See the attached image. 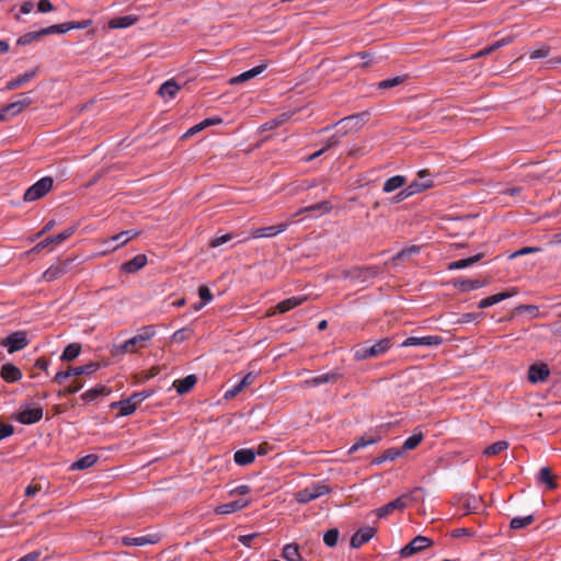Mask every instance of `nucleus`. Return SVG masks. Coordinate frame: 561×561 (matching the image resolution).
Masks as SVG:
<instances>
[{
  "instance_id": "nucleus-52",
  "label": "nucleus",
  "mask_w": 561,
  "mask_h": 561,
  "mask_svg": "<svg viewBox=\"0 0 561 561\" xmlns=\"http://www.w3.org/2000/svg\"><path fill=\"white\" fill-rule=\"evenodd\" d=\"M69 22L61 23V24H55L43 28L44 36L50 35V34H65L70 28H68Z\"/></svg>"
},
{
  "instance_id": "nucleus-12",
  "label": "nucleus",
  "mask_w": 561,
  "mask_h": 561,
  "mask_svg": "<svg viewBox=\"0 0 561 561\" xmlns=\"http://www.w3.org/2000/svg\"><path fill=\"white\" fill-rule=\"evenodd\" d=\"M43 417V409L41 407L27 408L21 410L12 416L13 420L21 424L31 425L39 422Z\"/></svg>"
},
{
  "instance_id": "nucleus-43",
  "label": "nucleus",
  "mask_w": 561,
  "mask_h": 561,
  "mask_svg": "<svg viewBox=\"0 0 561 561\" xmlns=\"http://www.w3.org/2000/svg\"><path fill=\"white\" fill-rule=\"evenodd\" d=\"M538 479L539 482L545 483L549 490H556L558 488V483L548 467L540 469Z\"/></svg>"
},
{
  "instance_id": "nucleus-39",
  "label": "nucleus",
  "mask_w": 561,
  "mask_h": 561,
  "mask_svg": "<svg viewBox=\"0 0 561 561\" xmlns=\"http://www.w3.org/2000/svg\"><path fill=\"white\" fill-rule=\"evenodd\" d=\"M80 353H81V344L80 343H70L65 347V350L60 356V359L62 362H72L80 355Z\"/></svg>"
},
{
  "instance_id": "nucleus-5",
  "label": "nucleus",
  "mask_w": 561,
  "mask_h": 561,
  "mask_svg": "<svg viewBox=\"0 0 561 561\" xmlns=\"http://www.w3.org/2000/svg\"><path fill=\"white\" fill-rule=\"evenodd\" d=\"M289 222H282L270 227L251 229L249 236H243L238 243L247 242L250 239L272 238L287 230Z\"/></svg>"
},
{
  "instance_id": "nucleus-25",
  "label": "nucleus",
  "mask_w": 561,
  "mask_h": 561,
  "mask_svg": "<svg viewBox=\"0 0 561 561\" xmlns=\"http://www.w3.org/2000/svg\"><path fill=\"white\" fill-rule=\"evenodd\" d=\"M488 284L486 280L457 278L454 286L462 293L479 289Z\"/></svg>"
},
{
  "instance_id": "nucleus-47",
  "label": "nucleus",
  "mask_w": 561,
  "mask_h": 561,
  "mask_svg": "<svg viewBox=\"0 0 561 561\" xmlns=\"http://www.w3.org/2000/svg\"><path fill=\"white\" fill-rule=\"evenodd\" d=\"M422 439H423V433L414 432L413 435H411L410 437H408L404 440L402 447L399 449L402 450V454L407 450H412L419 446V444L422 442Z\"/></svg>"
},
{
  "instance_id": "nucleus-18",
  "label": "nucleus",
  "mask_w": 561,
  "mask_h": 561,
  "mask_svg": "<svg viewBox=\"0 0 561 561\" xmlns=\"http://www.w3.org/2000/svg\"><path fill=\"white\" fill-rule=\"evenodd\" d=\"M159 540H160V536L158 534H150V535L140 536V537L124 536L121 538V542L125 547H130V546L140 547V546H146V545H154Z\"/></svg>"
},
{
  "instance_id": "nucleus-11",
  "label": "nucleus",
  "mask_w": 561,
  "mask_h": 561,
  "mask_svg": "<svg viewBox=\"0 0 561 561\" xmlns=\"http://www.w3.org/2000/svg\"><path fill=\"white\" fill-rule=\"evenodd\" d=\"M306 300H307V296L290 297L285 300H282L274 308H271L266 311V317H273L276 313H285V312L302 305Z\"/></svg>"
},
{
  "instance_id": "nucleus-24",
  "label": "nucleus",
  "mask_w": 561,
  "mask_h": 561,
  "mask_svg": "<svg viewBox=\"0 0 561 561\" xmlns=\"http://www.w3.org/2000/svg\"><path fill=\"white\" fill-rule=\"evenodd\" d=\"M336 125L340 126L337 130L341 134L346 135L352 130H357L360 127V115H351L342 118Z\"/></svg>"
},
{
  "instance_id": "nucleus-46",
  "label": "nucleus",
  "mask_w": 561,
  "mask_h": 561,
  "mask_svg": "<svg viewBox=\"0 0 561 561\" xmlns=\"http://www.w3.org/2000/svg\"><path fill=\"white\" fill-rule=\"evenodd\" d=\"M407 78H408L407 75L388 78V79H385V80L378 82L377 87L380 90L392 89L394 87L402 84L407 80Z\"/></svg>"
},
{
  "instance_id": "nucleus-40",
  "label": "nucleus",
  "mask_w": 561,
  "mask_h": 561,
  "mask_svg": "<svg viewBox=\"0 0 561 561\" xmlns=\"http://www.w3.org/2000/svg\"><path fill=\"white\" fill-rule=\"evenodd\" d=\"M180 85L174 80H168L165 81L160 88L158 93L162 98H174L178 91L180 90Z\"/></svg>"
},
{
  "instance_id": "nucleus-17",
  "label": "nucleus",
  "mask_w": 561,
  "mask_h": 561,
  "mask_svg": "<svg viewBox=\"0 0 561 561\" xmlns=\"http://www.w3.org/2000/svg\"><path fill=\"white\" fill-rule=\"evenodd\" d=\"M139 234H140V231H136V230H124V231H121L119 233L111 237L106 241V243L108 244V250H112V251L116 250V249H118L119 247H123L129 240L136 238Z\"/></svg>"
},
{
  "instance_id": "nucleus-57",
  "label": "nucleus",
  "mask_w": 561,
  "mask_h": 561,
  "mask_svg": "<svg viewBox=\"0 0 561 561\" xmlns=\"http://www.w3.org/2000/svg\"><path fill=\"white\" fill-rule=\"evenodd\" d=\"M343 137V134L337 130L334 135H332L328 140L325 146L323 147L325 150H329L331 148H334L340 145L341 138Z\"/></svg>"
},
{
  "instance_id": "nucleus-6",
  "label": "nucleus",
  "mask_w": 561,
  "mask_h": 561,
  "mask_svg": "<svg viewBox=\"0 0 561 561\" xmlns=\"http://www.w3.org/2000/svg\"><path fill=\"white\" fill-rule=\"evenodd\" d=\"M99 368L100 364L96 362H90L87 365L79 367H69L65 371H58L54 377V381L57 382L58 385H61L65 382L66 379H68L71 376L91 375L95 373Z\"/></svg>"
},
{
  "instance_id": "nucleus-14",
  "label": "nucleus",
  "mask_w": 561,
  "mask_h": 561,
  "mask_svg": "<svg viewBox=\"0 0 561 561\" xmlns=\"http://www.w3.org/2000/svg\"><path fill=\"white\" fill-rule=\"evenodd\" d=\"M72 259H67L62 262H59L57 264H54L49 266L44 273H43V279L46 282H53L61 276H64L68 271L70 265L72 264Z\"/></svg>"
},
{
  "instance_id": "nucleus-49",
  "label": "nucleus",
  "mask_w": 561,
  "mask_h": 561,
  "mask_svg": "<svg viewBox=\"0 0 561 561\" xmlns=\"http://www.w3.org/2000/svg\"><path fill=\"white\" fill-rule=\"evenodd\" d=\"M198 296L201 298V302L194 305L195 310L202 309L206 304L213 300V295L206 285L199 286Z\"/></svg>"
},
{
  "instance_id": "nucleus-3",
  "label": "nucleus",
  "mask_w": 561,
  "mask_h": 561,
  "mask_svg": "<svg viewBox=\"0 0 561 561\" xmlns=\"http://www.w3.org/2000/svg\"><path fill=\"white\" fill-rule=\"evenodd\" d=\"M331 489L329 485L314 482L309 486L301 489L295 493V500L300 504L309 503L316 499H319L322 495L329 494Z\"/></svg>"
},
{
  "instance_id": "nucleus-38",
  "label": "nucleus",
  "mask_w": 561,
  "mask_h": 561,
  "mask_svg": "<svg viewBox=\"0 0 561 561\" xmlns=\"http://www.w3.org/2000/svg\"><path fill=\"white\" fill-rule=\"evenodd\" d=\"M76 231V227H69L60 233L49 236L45 239V244L48 245H57L69 239L73 232Z\"/></svg>"
},
{
  "instance_id": "nucleus-48",
  "label": "nucleus",
  "mask_w": 561,
  "mask_h": 561,
  "mask_svg": "<svg viewBox=\"0 0 561 561\" xmlns=\"http://www.w3.org/2000/svg\"><path fill=\"white\" fill-rule=\"evenodd\" d=\"M481 505L482 500L479 496H469L462 503V507L466 511V514L477 513Z\"/></svg>"
},
{
  "instance_id": "nucleus-23",
  "label": "nucleus",
  "mask_w": 561,
  "mask_h": 561,
  "mask_svg": "<svg viewBox=\"0 0 561 561\" xmlns=\"http://www.w3.org/2000/svg\"><path fill=\"white\" fill-rule=\"evenodd\" d=\"M147 264L146 254H137L131 260L125 262L121 266V271L124 273L133 274L141 270Z\"/></svg>"
},
{
  "instance_id": "nucleus-16",
  "label": "nucleus",
  "mask_w": 561,
  "mask_h": 561,
  "mask_svg": "<svg viewBox=\"0 0 561 561\" xmlns=\"http://www.w3.org/2000/svg\"><path fill=\"white\" fill-rule=\"evenodd\" d=\"M550 375V369L547 364H533L528 368L527 377L528 380L533 383L542 382L548 379Z\"/></svg>"
},
{
  "instance_id": "nucleus-8",
  "label": "nucleus",
  "mask_w": 561,
  "mask_h": 561,
  "mask_svg": "<svg viewBox=\"0 0 561 561\" xmlns=\"http://www.w3.org/2000/svg\"><path fill=\"white\" fill-rule=\"evenodd\" d=\"M0 344L8 348L10 354L19 352L28 345V339L26 332L15 331L4 337Z\"/></svg>"
},
{
  "instance_id": "nucleus-35",
  "label": "nucleus",
  "mask_w": 561,
  "mask_h": 561,
  "mask_svg": "<svg viewBox=\"0 0 561 561\" xmlns=\"http://www.w3.org/2000/svg\"><path fill=\"white\" fill-rule=\"evenodd\" d=\"M99 460V456L95 454H89L75 461L71 466V470H84L91 468Z\"/></svg>"
},
{
  "instance_id": "nucleus-30",
  "label": "nucleus",
  "mask_w": 561,
  "mask_h": 561,
  "mask_svg": "<svg viewBox=\"0 0 561 561\" xmlns=\"http://www.w3.org/2000/svg\"><path fill=\"white\" fill-rule=\"evenodd\" d=\"M110 407L111 409H118L119 415L122 416H128L133 414L137 409L136 403H134L130 397L117 402H113Z\"/></svg>"
},
{
  "instance_id": "nucleus-55",
  "label": "nucleus",
  "mask_w": 561,
  "mask_h": 561,
  "mask_svg": "<svg viewBox=\"0 0 561 561\" xmlns=\"http://www.w3.org/2000/svg\"><path fill=\"white\" fill-rule=\"evenodd\" d=\"M153 394V390L149 389V390H144V391H140V392H134L130 398L131 400L134 401V403H136V407L138 408V405L146 399H148L149 397H151Z\"/></svg>"
},
{
  "instance_id": "nucleus-58",
  "label": "nucleus",
  "mask_w": 561,
  "mask_h": 561,
  "mask_svg": "<svg viewBox=\"0 0 561 561\" xmlns=\"http://www.w3.org/2000/svg\"><path fill=\"white\" fill-rule=\"evenodd\" d=\"M14 433V427L11 424H5L0 421V440L12 436Z\"/></svg>"
},
{
  "instance_id": "nucleus-9",
  "label": "nucleus",
  "mask_w": 561,
  "mask_h": 561,
  "mask_svg": "<svg viewBox=\"0 0 561 561\" xmlns=\"http://www.w3.org/2000/svg\"><path fill=\"white\" fill-rule=\"evenodd\" d=\"M433 545V540L425 536H416L414 537L407 546H404L400 550V554L402 558H409L424 549L431 547Z\"/></svg>"
},
{
  "instance_id": "nucleus-60",
  "label": "nucleus",
  "mask_w": 561,
  "mask_h": 561,
  "mask_svg": "<svg viewBox=\"0 0 561 561\" xmlns=\"http://www.w3.org/2000/svg\"><path fill=\"white\" fill-rule=\"evenodd\" d=\"M23 110L24 108L22 107V105L20 103H18V101L12 102V103L5 105V111H9L10 117L16 116Z\"/></svg>"
},
{
  "instance_id": "nucleus-28",
  "label": "nucleus",
  "mask_w": 561,
  "mask_h": 561,
  "mask_svg": "<svg viewBox=\"0 0 561 561\" xmlns=\"http://www.w3.org/2000/svg\"><path fill=\"white\" fill-rule=\"evenodd\" d=\"M197 378L195 375H188L182 379H178L173 382V387L175 388L179 394L187 393L192 390V388L196 385Z\"/></svg>"
},
{
  "instance_id": "nucleus-44",
  "label": "nucleus",
  "mask_w": 561,
  "mask_h": 561,
  "mask_svg": "<svg viewBox=\"0 0 561 561\" xmlns=\"http://www.w3.org/2000/svg\"><path fill=\"white\" fill-rule=\"evenodd\" d=\"M433 186V180L427 179L426 182L413 181L409 185L405 186V190L409 192L410 196H413L424 190H427Z\"/></svg>"
},
{
  "instance_id": "nucleus-27",
  "label": "nucleus",
  "mask_w": 561,
  "mask_h": 561,
  "mask_svg": "<svg viewBox=\"0 0 561 561\" xmlns=\"http://www.w3.org/2000/svg\"><path fill=\"white\" fill-rule=\"evenodd\" d=\"M331 209H332L331 203L328 201H322V202L316 203L313 205L300 208L298 211H296V214L294 216H298L304 213H319L316 215V217H318L321 214L330 213Z\"/></svg>"
},
{
  "instance_id": "nucleus-50",
  "label": "nucleus",
  "mask_w": 561,
  "mask_h": 561,
  "mask_svg": "<svg viewBox=\"0 0 561 561\" xmlns=\"http://www.w3.org/2000/svg\"><path fill=\"white\" fill-rule=\"evenodd\" d=\"M535 520V516L533 514L524 516V517H514L511 519L510 526L512 529H522L530 525Z\"/></svg>"
},
{
  "instance_id": "nucleus-64",
  "label": "nucleus",
  "mask_w": 561,
  "mask_h": 561,
  "mask_svg": "<svg viewBox=\"0 0 561 561\" xmlns=\"http://www.w3.org/2000/svg\"><path fill=\"white\" fill-rule=\"evenodd\" d=\"M256 377H257V374H256V373H254V371H250V373H248V374H247V375H245V376L240 380V382H241V387H244V388H245V387H248V386L252 385V383L255 381Z\"/></svg>"
},
{
  "instance_id": "nucleus-61",
  "label": "nucleus",
  "mask_w": 561,
  "mask_h": 561,
  "mask_svg": "<svg viewBox=\"0 0 561 561\" xmlns=\"http://www.w3.org/2000/svg\"><path fill=\"white\" fill-rule=\"evenodd\" d=\"M244 387H241V382L239 381L237 385H234L231 389L227 390L224 398L226 400L233 399L237 394H239Z\"/></svg>"
},
{
  "instance_id": "nucleus-33",
  "label": "nucleus",
  "mask_w": 561,
  "mask_h": 561,
  "mask_svg": "<svg viewBox=\"0 0 561 561\" xmlns=\"http://www.w3.org/2000/svg\"><path fill=\"white\" fill-rule=\"evenodd\" d=\"M36 72H37L36 70H31L23 75H20L15 79L10 80L5 85V90L12 91V90H15V89L24 85L25 83H27L31 79H33L36 76Z\"/></svg>"
},
{
  "instance_id": "nucleus-45",
  "label": "nucleus",
  "mask_w": 561,
  "mask_h": 561,
  "mask_svg": "<svg viewBox=\"0 0 561 561\" xmlns=\"http://www.w3.org/2000/svg\"><path fill=\"white\" fill-rule=\"evenodd\" d=\"M42 37H44L43 28H41L39 31L28 32L20 36L16 41V44L20 46H25L32 44L33 42L39 41Z\"/></svg>"
},
{
  "instance_id": "nucleus-51",
  "label": "nucleus",
  "mask_w": 561,
  "mask_h": 561,
  "mask_svg": "<svg viewBox=\"0 0 561 561\" xmlns=\"http://www.w3.org/2000/svg\"><path fill=\"white\" fill-rule=\"evenodd\" d=\"M508 448V443L506 440H497L484 449V455L486 456H495L500 453L506 450Z\"/></svg>"
},
{
  "instance_id": "nucleus-36",
  "label": "nucleus",
  "mask_w": 561,
  "mask_h": 561,
  "mask_svg": "<svg viewBox=\"0 0 561 561\" xmlns=\"http://www.w3.org/2000/svg\"><path fill=\"white\" fill-rule=\"evenodd\" d=\"M402 455V450L399 448L392 447L387 450H385L380 456L373 459L371 465L379 466L386 461H393L398 457Z\"/></svg>"
},
{
  "instance_id": "nucleus-32",
  "label": "nucleus",
  "mask_w": 561,
  "mask_h": 561,
  "mask_svg": "<svg viewBox=\"0 0 561 561\" xmlns=\"http://www.w3.org/2000/svg\"><path fill=\"white\" fill-rule=\"evenodd\" d=\"M138 21L136 15H123L112 19L108 22L110 28H125L134 25Z\"/></svg>"
},
{
  "instance_id": "nucleus-1",
  "label": "nucleus",
  "mask_w": 561,
  "mask_h": 561,
  "mask_svg": "<svg viewBox=\"0 0 561 561\" xmlns=\"http://www.w3.org/2000/svg\"><path fill=\"white\" fill-rule=\"evenodd\" d=\"M156 335V330L153 325H145L140 328L136 335L130 337L129 340L121 343L114 344L110 351V354L113 357H119L127 353H135L139 348L145 347L146 342L152 339Z\"/></svg>"
},
{
  "instance_id": "nucleus-42",
  "label": "nucleus",
  "mask_w": 561,
  "mask_h": 561,
  "mask_svg": "<svg viewBox=\"0 0 561 561\" xmlns=\"http://www.w3.org/2000/svg\"><path fill=\"white\" fill-rule=\"evenodd\" d=\"M380 440V436H360L356 439L353 446L350 448L348 454H354L360 448L376 444Z\"/></svg>"
},
{
  "instance_id": "nucleus-62",
  "label": "nucleus",
  "mask_w": 561,
  "mask_h": 561,
  "mask_svg": "<svg viewBox=\"0 0 561 561\" xmlns=\"http://www.w3.org/2000/svg\"><path fill=\"white\" fill-rule=\"evenodd\" d=\"M159 373H160V368L158 366H153L149 370L141 373V377H140L139 381H147V380L156 377Z\"/></svg>"
},
{
  "instance_id": "nucleus-26",
  "label": "nucleus",
  "mask_w": 561,
  "mask_h": 561,
  "mask_svg": "<svg viewBox=\"0 0 561 561\" xmlns=\"http://www.w3.org/2000/svg\"><path fill=\"white\" fill-rule=\"evenodd\" d=\"M266 67H267L266 64H261L259 66H255L254 68L247 70V71L240 73L239 76L231 78L230 83L237 84V83L248 81V80L259 76L260 73H262L266 69Z\"/></svg>"
},
{
  "instance_id": "nucleus-41",
  "label": "nucleus",
  "mask_w": 561,
  "mask_h": 561,
  "mask_svg": "<svg viewBox=\"0 0 561 561\" xmlns=\"http://www.w3.org/2000/svg\"><path fill=\"white\" fill-rule=\"evenodd\" d=\"M282 557L287 561H302L299 547L296 543H287L283 548Z\"/></svg>"
},
{
  "instance_id": "nucleus-53",
  "label": "nucleus",
  "mask_w": 561,
  "mask_h": 561,
  "mask_svg": "<svg viewBox=\"0 0 561 561\" xmlns=\"http://www.w3.org/2000/svg\"><path fill=\"white\" fill-rule=\"evenodd\" d=\"M339 536H340V533H339V529L337 528H332V529H329L324 536H323V542L330 547V548H333L336 546L337 543V540H339Z\"/></svg>"
},
{
  "instance_id": "nucleus-20",
  "label": "nucleus",
  "mask_w": 561,
  "mask_h": 561,
  "mask_svg": "<svg viewBox=\"0 0 561 561\" xmlns=\"http://www.w3.org/2000/svg\"><path fill=\"white\" fill-rule=\"evenodd\" d=\"M516 294H517L516 288H513L512 290H508V291L497 293L495 295L489 296V297L480 300L478 302V308H480V309L489 308L497 302H501L507 298L513 297Z\"/></svg>"
},
{
  "instance_id": "nucleus-7",
  "label": "nucleus",
  "mask_w": 561,
  "mask_h": 561,
  "mask_svg": "<svg viewBox=\"0 0 561 561\" xmlns=\"http://www.w3.org/2000/svg\"><path fill=\"white\" fill-rule=\"evenodd\" d=\"M381 272L379 266H354L343 272L345 278L364 283Z\"/></svg>"
},
{
  "instance_id": "nucleus-2",
  "label": "nucleus",
  "mask_w": 561,
  "mask_h": 561,
  "mask_svg": "<svg viewBox=\"0 0 561 561\" xmlns=\"http://www.w3.org/2000/svg\"><path fill=\"white\" fill-rule=\"evenodd\" d=\"M392 346V341L389 337L382 339L374 344L369 342H365L360 345H357L354 350V358L357 362L379 357L385 354Z\"/></svg>"
},
{
  "instance_id": "nucleus-37",
  "label": "nucleus",
  "mask_w": 561,
  "mask_h": 561,
  "mask_svg": "<svg viewBox=\"0 0 561 561\" xmlns=\"http://www.w3.org/2000/svg\"><path fill=\"white\" fill-rule=\"evenodd\" d=\"M110 392L111 390L107 389L105 386H96L82 393L81 399L85 402H91L98 399L99 397L110 394Z\"/></svg>"
},
{
  "instance_id": "nucleus-31",
  "label": "nucleus",
  "mask_w": 561,
  "mask_h": 561,
  "mask_svg": "<svg viewBox=\"0 0 561 561\" xmlns=\"http://www.w3.org/2000/svg\"><path fill=\"white\" fill-rule=\"evenodd\" d=\"M483 256H484L483 253H478V254L467 257V259L453 261L448 264L447 270L453 271V270H461V268L469 267V266L473 265L474 263L479 262Z\"/></svg>"
},
{
  "instance_id": "nucleus-63",
  "label": "nucleus",
  "mask_w": 561,
  "mask_h": 561,
  "mask_svg": "<svg viewBox=\"0 0 561 561\" xmlns=\"http://www.w3.org/2000/svg\"><path fill=\"white\" fill-rule=\"evenodd\" d=\"M549 51H550L549 46H542L541 48L531 51L530 58L531 59L545 58L549 55Z\"/></svg>"
},
{
  "instance_id": "nucleus-59",
  "label": "nucleus",
  "mask_w": 561,
  "mask_h": 561,
  "mask_svg": "<svg viewBox=\"0 0 561 561\" xmlns=\"http://www.w3.org/2000/svg\"><path fill=\"white\" fill-rule=\"evenodd\" d=\"M483 317V313L482 312H467V313H462L461 317L459 318L458 320V323H469V322H472L479 318Z\"/></svg>"
},
{
  "instance_id": "nucleus-29",
  "label": "nucleus",
  "mask_w": 561,
  "mask_h": 561,
  "mask_svg": "<svg viewBox=\"0 0 561 561\" xmlns=\"http://www.w3.org/2000/svg\"><path fill=\"white\" fill-rule=\"evenodd\" d=\"M234 462L239 466H248L255 459V451L251 448H242L234 453Z\"/></svg>"
},
{
  "instance_id": "nucleus-21",
  "label": "nucleus",
  "mask_w": 561,
  "mask_h": 561,
  "mask_svg": "<svg viewBox=\"0 0 561 561\" xmlns=\"http://www.w3.org/2000/svg\"><path fill=\"white\" fill-rule=\"evenodd\" d=\"M1 378L7 382H16L22 379V371L11 363H5L0 369Z\"/></svg>"
},
{
  "instance_id": "nucleus-13",
  "label": "nucleus",
  "mask_w": 561,
  "mask_h": 561,
  "mask_svg": "<svg viewBox=\"0 0 561 561\" xmlns=\"http://www.w3.org/2000/svg\"><path fill=\"white\" fill-rule=\"evenodd\" d=\"M443 337L440 335H427V336H410L405 339L402 343V347L409 346H439L443 344Z\"/></svg>"
},
{
  "instance_id": "nucleus-22",
  "label": "nucleus",
  "mask_w": 561,
  "mask_h": 561,
  "mask_svg": "<svg viewBox=\"0 0 561 561\" xmlns=\"http://www.w3.org/2000/svg\"><path fill=\"white\" fill-rule=\"evenodd\" d=\"M249 503H250V501H248V500H243V499L236 500V501H232L229 503L218 505L215 508V513L220 514V515L231 514V513L238 512V511L247 507L249 505Z\"/></svg>"
},
{
  "instance_id": "nucleus-4",
  "label": "nucleus",
  "mask_w": 561,
  "mask_h": 561,
  "mask_svg": "<svg viewBox=\"0 0 561 561\" xmlns=\"http://www.w3.org/2000/svg\"><path fill=\"white\" fill-rule=\"evenodd\" d=\"M54 185V180L50 176H45L31 185L24 193V202H34L45 196Z\"/></svg>"
},
{
  "instance_id": "nucleus-56",
  "label": "nucleus",
  "mask_w": 561,
  "mask_h": 561,
  "mask_svg": "<svg viewBox=\"0 0 561 561\" xmlns=\"http://www.w3.org/2000/svg\"><path fill=\"white\" fill-rule=\"evenodd\" d=\"M233 236L231 233H226V234H222V236H218V237H215L213 238L210 241H209V247L210 248H217V247H220L224 243L232 240Z\"/></svg>"
},
{
  "instance_id": "nucleus-19",
  "label": "nucleus",
  "mask_w": 561,
  "mask_h": 561,
  "mask_svg": "<svg viewBox=\"0 0 561 561\" xmlns=\"http://www.w3.org/2000/svg\"><path fill=\"white\" fill-rule=\"evenodd\" d=\"M343 375L337 370H332L330 373H325L323 375L314 376L310 379L305 380L306 387H319L323 383L329 382H336L337 380L342 379Z\"/></svg>"
},
{
  "instance_id": "nucleus-54",
  "label": "nucleus",
  "mask_w": 561,
  "mask_h": 561,
  "mask_svg": "<svg viewBox=\"0 0 561 561\" xmlns=\"http://www.w3.org/2000/svg\"><path fill=\"white\" fill-rule=\"evenodd\" d=\"M420 248L417 245H412L405 249H402L397 253V255L393 257L394 261H404L405 259L412 256L413 254L419 253Z\"/></svg>"
},
{
  "instance_id": "nucleus-10",
  "label": "nucleus",
  "mask_w": 561,
  "mask_h": 561,
  "mask_svg": "<svg viewBox=\"0 0 561 561\" xmlns=\"http://www.w3.org/2000/svg\"><path fill=\"white\" fill-rule=\"evenodd\" d=\"M409 499L410 496L408 494H403L397 497L396 500L387 503L386 505L375 510L374 513L378 518H385L392 514L396 510H404L408 505Z\"/></svg>"
},
{
  "instance_id": "nucleus-34",
  "label": "nucleus",
  "mask_w": 561,
  "mask_h": 561,
  "mask_svg": "<svg viewBox=\"0 0 561 561\" xmlns=\"http://www.w3.org/2000/svg\"><path fill=\"white\" fill-rule=\"evenodd\" d=\"M407 184V178L403 175H394L386 180L382 186L385 193H392Z\"/></svg>"
},
{
  "instance_id": "nucleus-15",
  "label": "nucleus",
  "mask_w": 561,
  "mask_h": 561,
  "mask_svg": "<svg viewBox=\"0 0 561 561\" xmlns=\"http://www.w3.org/2000/svg\"><path fill=\"white\" fill-rule=\"evenodd\" d=\"M377 533L375 527H364L358 529L351 538L350 545L353 549L360 548L364 543L368 542Z\"/></svg>"
}]
</instances>
